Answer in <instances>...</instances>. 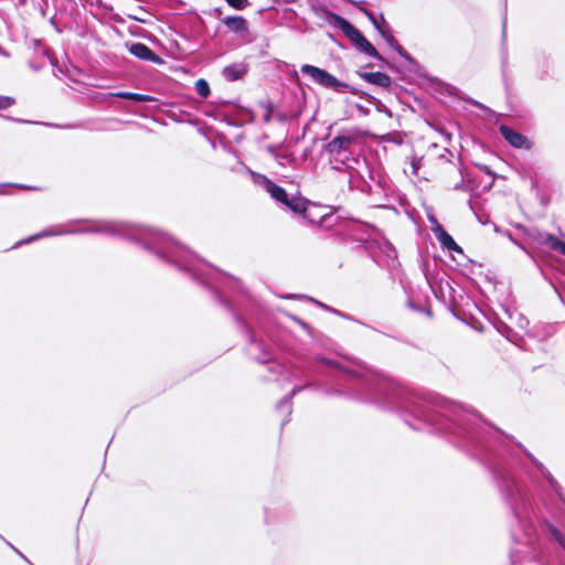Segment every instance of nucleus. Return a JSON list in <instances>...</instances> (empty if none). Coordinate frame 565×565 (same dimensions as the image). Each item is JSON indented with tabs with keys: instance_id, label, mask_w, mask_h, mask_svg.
I'll list each match as a JSON object with an SVG mask.
<instances>
[{
	"instance_id": "obj_45",
	"label": "nucleus",
	"mask_w": 565,
	"mask_h": 565,
	"mask_svg": "<svg viewBox=\"0 0 565 565\" xmlns=\"http://www.w3.org/2000/svg\"><path fill=\"white\" fill-rule=\"evenodd\" d=\"M454 189L455 190H462L463 189V182L461 181V182L455 184Z\"/></svg>"
},
{
	"instance_id": "obj_43",
	"label": "nucleus",
	"mask_w": 565,
	"mask_h": 565,
	"mask_svg": "<svg viewBox=\"0 0 565 565\" xmlns=\"http://www.w3.org/2000/svg\"><path fill=\"white\" fill-rule=\"evenodd\" d=\"M271 105L267 107V113L264 115V121L268 122L271 118Z\"/></svg>"
},
{
	"instance_id": "obj_30",
	"label": "nucleus",
	"mask_w": 565,
	"mask_h": 565,
	"mask_svg": "<svg viewBox=\"0 0 565 565\" xmlns=\"http://www.w3.org/2000/svg\"><path fill=\"white\" fill-rule=\"evenodd\" d=\"M235 10H244L249 3L248 0H225Z\"/></svg>"
},
{
	"instance_id": "obj_10",
	"label": "nucleus",
	"mask_w": 565,
	"mask_h": 565,
	"mask_svg": "<svg viewBox=\"0 0 565 565\" xmlns=\"http://www.w3.org/2000/svg\"><path fill=\"white\" fill-rule=\"evenodd\" d=\"M429 221L436 224V227L434 228V233L439 241L441 247L456 252L459 254H463L462 248L456 243L454 237L440 225L435 216H430Z\"/></svg>"
},
{
	"instance_id": "obj_8",
	"label": "nucleus",
	"mask_w": 565,
	"mask_h": 565,
	"mask_svg": "<svg viewBox=\"0 0 565 565\" xmlns=\"http://www.w3.org/2000/svg\"><path fill=\"white\" fill-rule=\"evenodd\" d=\"M217 118L228 126L241 127L246 122L253 121V115L249 110L238 107L233 114L220 110Z\"/></svg>"
},
{
	"instance_id": "obj_9",
	"label": "nucleus",
	"mask_w": 565,
	"mask_h": 565,
	"mask_svg": "<svg viewBox=\"0 0 565 565\" xmlns=\"http://www.w3.org/2000/svg\"><path fill=\"white\" fill-rule=\"evenodd\" d=\"M499 131L501 136L504 138V140L516 149H530L531 142L529 138L521 132L516 131L515 129L501 125L499 128Z\"/></svg>"
},
{
	"instance_id": "obj_18",
	"label": "nucleus",
	"mask_w": 565,
	"mask_h": 565,
	"mask_svg": "<svg viewBox=\"0 0 565 565\" xmlns=\"http://www.w3.org/2000/svg\"><path fill=\"white\" fill-rule=\"evenodd\" d=\"M428 79V82L431 84V86L437 90L439 92L440 94H446V95H456V93L458 92V89L447 83H444L443 81H440L439 78L437 77H433V76H427L426 77Z\"/></svg>"
},
{
	"instance_id": "obj_14",
	"label": "nucleus",
	"mask_w": 565,
	"mask_h": 565,
	"mask_svg": "<svg viewBox=\"0 0 565 565\" xmlns=\"http://www.w3.org/2000/svg\"><path fill=\"white\" fill-rule=\"evenodd\" d=\"M249 71V65L245 62H237L225 66L222 76L227 82H236L243 79Z\"/></svg>"
},
{
	"instance_id": "obj_48",
	"label": "nucleus",
	"mask_w": 565,
	"mask_h": 565,
	"mask_svg": "<svg viewBox=\"0 0 565 565\" xmlns=\"http://www.w3.org/2000/svg\"><path fill=\"white\" fill-rule=\"evenodd\" d=\"M0 54H2L3 56H9V53L1 47H0Z\"/></svg>"
},
{
	"instance_id": "obj_1",
	"label": "nucleus",
	"mask_w": 565,
	"mask_h": 565,
	"mask_svg": "<svg viewBox=\"0 0 565 565\" xmlns=\"http://www.w3.org/2000/svg\"><path fill=\"white\" fill-rule=\"evenodd\" d=\"M335 394L394 412L414 430L444 435L455 447L487 468L501 499L522 529L531 525L534 502L529 487L519 481L514 472L522 469L533 482L535 479L515 447L527 457L565 505L563 487L540 460L512 436L459 404L407 390L366 366L349 369L337 361Z\"/></svg>"
},
{
	"instance_id": "obj_49",
	"label": "nucleus",
	"mask_w": 565,
	"mask_h": 565,
	"mask_svg": "<svg viewBox=\"0 0 565 565\" xmlns=\"http://www.w3.org/2000/svg\"><path fill=\"white\" fill-rule=\"evenodd\" d=\"M388 248H390V250H391L392 253H394V255L396 256V249H395L391 244H390Z\"/></svg>"
},
{
	"instance_id": "obj_41",
	"label": "nucleus",
	"mask_w": 565,
	"mask_h": 565,
	"mask_svg": "<svg viewBox=\"0 0 565 565\" xmlns=\"http://www.w3.org/2000/svg\"><path fill=\"white\" fill-rule=\"evenodd\" d=\"M466 103H469L473 106H477V107H482V104H480L479 102L475 100L473 98L471 97H465L462 98Z\"/></svg>"
},
{
	"instance_id": "obj_32",
	"label": "nucleus",
	"mask_w": 565,
	"mask_h": 565,
	"mask_svg": "<svg viewBox=\"0 0 565 565\" xmlns=\"http://www.w3.org/2000/svg\"><path fill=\"white\" fill-rule=\"evenodd\" d=\"M334 215L330 214V215H323L321 218H320V222L322 225L324 226H331L334 224Z\"/></svg>"
},
{
	"instance_id": "obj_36",
	"label": "nucleus",
	"mask_w": 565,
	"mask_h": 565,
	"mask_svg": "<svg viewBox=\"0 0 565 565\" xmlns=\"http://www.w3.org/2000/svg\"><path fill=\"white\" fill-rule=\"evenodd\" d=\"M475 215H476L478 222L483 225L491 222L490 216L488 214H479V213L475 212Z\"/></svg>"
},
{
	"instance_id": "obj_25",
	"label": "nucleus",
	"mask_w": 565,
	"mask_h": 565,
	"mask_svg": "<svg viewBox=\"0 0 565 565\" xmlns=\"http://www.w3.org/2000/svg\"><path fill=\"white\" fill-rule=\"evenodd\" d=\"M277 163L281 167L295 166L297 159L294 153H279Z\"/></svg>"
},
{
	"instance_id": "obj_3",
	"label": "nucleus",
	"mask_w": 565,
	"mask_h": 565,
	"mask_svg": "<svg viewBox=\"0 0 565 565\" xmlns=\"http://www.w3.org/2000/svg\"><path fill=\"white\" fill-rule=\"evenodd\" d=\"M300 71L303 75L310 76L316 84L320 85L323 88L330 89L338 94L350 92L351 94L360 98H365L369 103L373 104L379 113L386 114L388 117L392 116L391 109L385 104H383L379 98L355 86H352L348 83L338 79L334 75H332L324 68H320L311 64H303Z\"/></svg>"
},
{
	"instance_id": "obj_42",
	"label": "nucleus",
	"mask_w": 565,
	"mask_h": 565,
	"mask_svg": "<svg viewBox=\"0 0 565 565\" xmlns=\"http://www.w3.org/2000/svg\"><path fill=\"white\" fill-rule=\"evenodd\" d=\"M355 108L363 115H369L370 110L369 108L364 107L363 105L361 104H356L355 105Z\"/></svg>"
},
{
	"instance_id": "obj_6",
	"label": "nucleus",
	"mask_w": 565,
	"mask_h": 565,
	"mask_svg": "<svg viewBox=\"0 0 565 565\" xmlns=\"http://www.w3.org/2000/svg\"><path fill=\"white\" fill-rule=\"evenodd\" d=\"M249 173L252 177V181L256 185L262 186L270 195L271 199L281 204L287 202L289 194L282 186L271 181L265 174L254 171H249Z\"/></svg>"
},
{
	"instance_id": "obj_35",
	"label": "nucleus",
	"mask_w": 565,
	"mask_h": 565,
	"mask_svg": "<svg viewBox=\"0 0 565 565\" xmlns=\"http://www.w3.org/2000/svg\"><path fill=\"white\" fill-rule=\"evenodd\" d=\"M277 148H278V147H277V146H275V145H268V146L266 147V151H267V152H268V153H269V154H270L275 160H276V159H278V156H279V153H278V151H277Z\"/></svg>"
},
{
	"instance_id": "obj_34",
	"label": "nucleus",
	"mask_w": 565,
	"mask_h": 565,
	"mask_svg": "<svg viewBox=\"0 0 565 565\" xmlns=\"http://www.w3.org/2000/svg\"><path fill=\"white\" fill-rule=\"evenodd\" d=\"M411 166H412V172H413V174H415V175H416V174L418 173L419 168H420V159H418V158L414 157V158L412 159V163H411Z\"/></svg>"
},
{
	"instance_id": "obj_50",
	"label": "nucleus",
	"mask_w": 565,
	"mask_h": 565,
	"mask_svg": "<svg viewBox=\"0 0 565 565\" xmlns=\"http://www.w3.org/2000/svg\"><path fill=\"white\" fill-rule=\"evenodd\" d=\"M561 254H563V255L565 256V243H564V245L562 246Z\"/></svg>"
},
{
	"instance_id": "obj_17",
	"label": "nucleus",
	"mask_w": 565,
	"mask_h": 565,
	"mask_svg": "<svg viewBox=\"0 0 565 565\" xmlns=\"http://www.w3.org/2000/svg\"><path fill=\"white\" fill-rule=\"evenodd\" d=\"M543 525H544L546 534L552 540L557 542L561 546L565 547V536L561 532V530L556 525H554L552 522H550L547 520L544 521Z\"/></svg>"
},
{
	"instance_id": "obj_7",
	"label": "nucleus",
	"mask_w": 565,
	"mask_h": 565,
	"mask_svg": "<svg viewBox=\"0 0 565 565\" xmlns=\"http://www.w3.org/2000/svg\"><path fill=\"white\" fill-rule=\"evenodd\" d=\"M128 51L131 55L139 60L151 62L157 65H162L164 63V60L145 43H131L128 47Z\"/></svg>"
},
{
	"instance_id": "obj_15",
	"label": "nucleus",
	"mask_w": 565,
	"mask_h": 565,
	"mask_svg": "<svg viewBox=\"0 0 565 565\" xmlns=\"http://www.w3.org/2000/svg\"><path fill=\"white\" fill-rule=\"evenodd\" d=\"M222 22L234 33L243 34L248 31L247 20L242 15H227L222 19Z\"/></svg>"
},
{
	"instance_id": "obj_28",
	"label": "nucleus",
	"mask_w": 565,
	"mask_h": 565,
	"mask_svg": "<svg viewBox=\"0 0 565 565\" xmlns=\"http://www.w3.org/2000/svg\"><path fill=\"white\" fill-rule=\"evenodd\" d=\"M407 306H408V308H411L412 310L417 311V312L425 313V315H427L428 317H431V315H433V313H431V310H430L429 308H426V307H424V306H423V305H420V303H416V302H414V301H413V300H411V299L407 301Z\"/></svg>"
},
{
	"instance_id": "obj_4",
	"label": "nucleus",
	"mask_w": 565,
	"mask_h": 565,
	"mask_svg": "<svg viewBox=\"0 0 565 565\" xmlns=\"http://www.w3.org/2000/svg\"><path fill=\"white\" fill-rule=\"evenodd\" d=\"M318 15L331 26L340 29L358 52L382 63H386L385 58L379 53L374 45L349 20L335 12H332L328 8L320 9Z\"/></svg>"
},
{
	"instance_id": "obj_21",
	"label": "nucleus",
	"mask_w": 565,
	"mask_h": 565,
	"mask_svg": "<svg viewBox=\"0 0 565 565\" xmlns=\"http://www.w3.org/2000/svg\"><path fill=\"white\" fill-rule=\"evenodd\" d=\"M544 243L553 250H557L561 253L562 246L564 242L558 239L554 234L546 233L544 237Z\"/></svg>"
},
{
	"instance_id": "obj_19",
	"label": "nucleus",
	"mask_w": 565,
	"mask_h": 565,
	"mask_svg": "<svg viewBox=\"0 0 565 565\" xmlns=\"http://www.w3.org/2000/svg\"><path fill=\"white\" fill-rule=\"evenodd\" d=\"M501 64L504 70L508 64V47H507V13L502 18V36H501Z\"/></svg>"
},
{
	"instance_id": "obj_31",
	"label": "nucleus",
	"mask_w": 565,
	"mask_h": 565,
	"mask_svg": "<svg viewBox=\"0 0 565 565\" xmlns=\"http://www.w3.org/2000/svg\"><path fill=\"white\" fill-rule=\"evenodd\" d=\"M15 104V99L10 96H0V110L10 108Z\"/></svg>"
},
{
	"instance_id": "obj_40",
	"label": "nucleus",
	"mask_w": 565,
	"mask_h": 565,
	"mask_svg": "<svg viewBox=\"0 0 565 565\" xmlns=\"http://www.w3.org/2000/svg\"><path fill=\"white\" fill-rule=\"evenodd\" d=\"M0 117L9 119V120H12L14 122H19V124H35L34 121H30V120H25V119H19V118H13V117L3 116V115H0Z\"/></svg>"
},
{
	"instance_id": "obj_46",
	"label": "nucleus",
	"mask_w": 565,
	"mask_h": 565,
	"mask_svg": "<svg viewBox=\"0 0 565 565\" xmlns=\"http://www.w3.org/2000/svg\"><path fill=\"white\" fill-rule=\"evenodd\" d=\"M291 78L292 79H296L298 81L299 79V75H298V72L297 71H294L292 74H291Z\"/></svg>"
},
{
	"instance_id": "obj_2",
	"label": "nucleus",
	"mask_w": 565,
	"mask_h": 565,
	"mask_svg": "<svg viewBox=\"0 0 565 565\" xmlns=\"http://www.w3.org/2000/svg\"><path fill=\"white\" fill-rule=\"evenodd\" d=\"M74 223H85L86 226L56 225L21 239L14 247L44 237L77 234H105L139 245L162 263L174 267L178 271L209 290L215 301L233 315L237 327L247 338L246 354L257 363L268 365V372L274 375V377L267 376L266 380L277 379L282 373L285 367L277 361V352L273 343L250 328L239 313L236 301L231 298L232 294L235 292L245 295L238 279L200 258L192 250L158 230L105 220H77Z\"/></svg>"
},
{
	"instance_id": "obj_12",
	"label": "nucleus",
	"mask_w": 565,
	"mask_h": 565,
	"mask_svg": "<svg viewBox=\"0 0 565 565\" xmlns=\"http://www.w3.org/2000/svg\"><path fill=\"white\" fill-rule=\"evenodd\" d=\"M356 75L369 84L391 89L393 79L386 73L383 72H362L358 71Z\"/></svg>"
},
{
	"instance_id": "obj_22",
	"label": "nucleus",
	"mask_w": 565,
	"mask_h": 565,
	"mask_svg": "<svg viewBox=\"0 0 565 565\" xmlns=\"http://www.w3.org/2000/svg\"><path fill=\"white\" fill-rule=\"evenodd\" d=\"M194 87H195L198 95L201 96L202 98H206L211 94L210 84L204 78H199L195 82Z\"/></svg>"
},
{
	"instance_id": "obj_33",
	"label": "nucleus",
	"mask_w": 565,
	"mask_h": 565,
	"mask_svg": "<svg viewBox=\"0 0 565 565\" xmlns=\"http://www.w3.org/2000/svg\"><path fill=\"white\" fill-rule=\"evenodd\" d=\"M437 131L444 137L446 142L451 141L452 136L446 128L439 127V128H437Z\"/></svg>"
},
{
	"instance_id": "obj_44",
	"label": "nucleus",
	"mask_w": 565,
	"mask_h": 565,
	"mask_svg": "<svg viewBox=\"0 0 565 565\" xmlns=\"http://www.w3.org/2000/svg\"><path fill=\"white\" fill-rule=\"evenodd\" d=\"M12 186H15V188H20V189H26V190H36L38 188L35 186H29V185H24V184H11Z\"/></svg>"
},
{
	"instance_id": "obj_20",
	"label": "nucleus",
	"mask_w": 565,
	"mask_h": 565,
	"mask_svg": "<svg viewBox=\"0 0 565 565\" xmlns=\"http://www.w3.org/2000/svg\"><path fill=\"white\" fill-rule=\"evenodd\" d=\"M395 52L407 62L413 71H416L419 67L418 61L414 58L402 45H397V47H395Z\"/></svg>"
},
{
	"instance_id": "obj_27",
	"label": "nucleus",
	"mask_w": 565,
	"mask_h": 565,
	"mask_svg": "<svg viewBox=\"0 0 565 565\" xmlns=\"http://www.w3.org/2000/svg\"><path fill=\"white\" fill-rule=\"evenodd\" d=\"M296 323H298L311 338H316L315 330L312 327H310L309 323L303 321L302 319L290 315L289 316Z\"/></svg>"
},
{
	"instance_id": "obj_47",
	"label": "nucleus",
	"mask_w": 565,
	"mask_h": 565,
	"mask_svg": "<svg viewBox=\"0 0 565 565\" xmlns=\"http://www.w3.org/2000/svg\"><path fill=\"white\" fill-rule=\"evenodd\" d=\"M50 22H51V24H53V25L55 26V29H56V31H57V32H61V30L57 28V25H56V23H55L54 18H52Z\"/></svg>"
},
{
	"instance_id": "obj_26",
	"label": "nucleus",
	"mask_w": 565,
	"mask_h": 565,
	"mask_svg": "<svg viewBox=\"0 0 565 565\" xmlns=\"http://www.w3.org/2000/svg\"><path fill=\"white\" fill-rule=\"evenodd\" d=\"M333 315H335V316H338V317H340V318H342V319H345V320H349V321H352V322H355V323H359V324H361V326H364V327H366V328H371V329H372V327H371V326H369L367 323H365V322H363V321H361V320L356 319L355 317H353V316H351V315H349V313H347V312L340 311V310H338V309L333 310ZM373 330H376V329H375V328H373Z\"/></svg>"
},
{
	"instance_id": "obj_39",
	"label": "nucleus",
	"mask_w": 565,
	"mask_h": 565,
	"mask_svg": "<svg viewBox=\"0 0 565 565\" xmlns=\"http://www.w3.org/2000/svg\"><path fill=\"white\" fill-rule=\"evenodd\" d=\"M46 125L52 126V127L63 128V129H73V128L79 127V125H77V124H68V125L46 124Z\"/></svg>"
},
{
	"instance_id": "obj_37",
	"label": "nucleus",
	"mask_w": 565,
	"mask_h": 565,
	"mask_svg": "<svg viewBox=\"0 0 565 565\" xmlns=\"http://www.w3.org/2000/svg\"><path fill=\"white\" fill-rule=\"evenodd\" d=\"M309 300L313 301L317 306H319L320 308H322L323 310L326 311H329L331 313H333V310H335V308H332L326 303H322L321 301H318V300H315L312 298H308Z\"/></svg>"
},
{
	"instance_id": "obj_11",
	"label": "nucleus",
	"mask_w": 565,
	"mask_h": 565,
	"mask_svg": "<svg viewBox=\"0 0 565 565\" xmlns=\"http://www.w3.org/2000/svg\"><path fill=\"white\" fill-rule=\"evenodd\" d=\"M310 201L300 196V195H288L287 202L282 203L286 207H288L292 213L301 215L303 218L308 220L310 223H315L316 221L309 216L308 214V205Z\"/></svg>"
},
{
	"instance_id": "obj_13",
	"label": "nucleus",
	"mask_w": 565,
	"mask_h": 565,
	"mask_svg": "<svg viewBox=\"0 0 565 565\" xmlns=\"http://www.w3.org/2000/svg\"><path fill=\"white\" fill-rule=\"evenodd\" d=\"M345 1L353 4L360 12H362L369 19V21L372 23V25L374 26V29L377 32H381L385 26H387L383 13H380V15L376 17L373 11H371L364 7V4H365L364 0H359V1L345 0Z\"/></svg>"
},
{
	"instance_id": "obj_38",
	"label": "nucleus",
	"mask_w": 565,
	"mask_h": 565,
	"mask_svg": "<svg viewBox=\"0 0 565 565\" xmlns=\"http://www.w3.org/2000/svg\"><path fill=\"white\" fill-rule=\"evenodd\" d=\"M477 168L482 171L483 173L488 175H494V172L491 170V168L487 164H477Z\"/></svg>"
},
{
	"instance_id": "obj_29",
	"label": "nucleus",
	"mask_w": 565,
	"mask_h": 565,
	"mask_svg": "<svg viewBox=\"0 0 565 565\" xmlns=\"http://www.w3.org/2000/svg\"><path fill=\"white\" fill-rule=\"evenodd\" d=\"M497 330L502 334L504 335L507 339H511V335L514 333L513 330L508 326L505 324L504 322H499L497 326H495Z\"/></svg>"
},
{
	"instance_id": "obj_51",
	"label": "nucleus",
	"mask_w": 565,
	"mask_h": 565,
	"mask_svg": "<svg viewBox=\"0 0 565 565\" xmlns=\"http://www.w3.org/2000/svg\"><path fill=\"white\" fill-rule=\"evenodd\" d=\"M468 205L473 211V205H472V202L470 200L468 201Z\"/></svg>"
},
{
	"instance_id": "obj_5",
	"label": "nucleus",
	"mask_w": 565,
	"mask_h": 565,
	"mask_svg": "<svg viewBox=\"0 0 565 565\" xmlns=\"http://www.w3.org/2000/svg\"><path fill=\"white\" fill-rule=\"evenodd\" d=\"M358 137L354 132L342 130L331 141L323 146L334 161L345 164L351 156V147L356 142Z\"/></svg>"
},
{
	"instance_id": "obj_24",
	"label": "nucleus",
	"mask_w": 565,
	"mask_h": 565,
	"mask_svg": "<svg viewBox=\"0 0 565 565\" xmlns=\"http://www.w3.org/2000/svg\"><path fill=\"white\" fill-rule=\"evenodd\" d=\"M379 34L384 39V41L395 51V47L397 45H401L398 41L395 39V36L391 33V30L388 26H385Z\"/></svg>"
},
{
	"instance_id": "obj_16",
	"label": "nucleus",
	"mask_w": 565,
	"mask_h": 565,
	"mask_svg": "<svg viewBox=\"0 0 565 565\" xmlns=\"http://www.w3.org/2000/svg\"><path fill=\"white\" fill-rule=\"evenodd\" d=\"M111 95L116 98L130 100L134 104L150 103V102L157 100V98L151 95L134 93V92H117Z\"/></svg>"
},
{
	"instance_id": "obj_23",
	"label": "nucleus",
	"mask_w": 565,
	"mask_h": 565,
	"mask_svg": "<svg viewBox=\"0 0 565 565\" xmlns=\"http://www.w3.org/2000/svg\"><path fill=\"white\" fill-rule=\"evenodd\" d=\"M45 57H49L47 51L43 50L42 55L39 58L30 60L28 62L29 67L34 72L41 71L45 66Z\"/></svg>"
}]
</instances>
